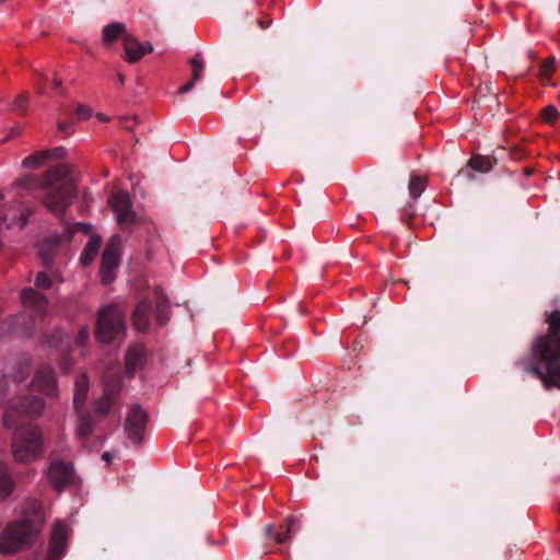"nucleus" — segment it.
I'll use <instances>...</instances> for the list:
<instances>
[{
  "mask_svg": "<svg viewBox=\"0 0 560 560\" xmlns=\"http://www.w3.org/2000/svg\"><path fill=\"white\" fill-rule=\"evenodd\" d=\"M547 332L537 336L528 357L520 358L515 365L536 376L546 390L560 389V310L546 315Z\"/></svg>",
  "mask_w": 560,
  "mask_h": 560,
  "instance_id": "f257e3e1",
  "label": "nucleus"
},
{
  "mask_svg": "<svg viewBox=\"0 0 560 560\" xmlns=\"http://www.w3.org/2000/svg\"><path fill=\"white\" fill-rule=\"evenodd\" d=\"M44 399L35 395H25L10 402L3 416L8 429L20 427L12 442V452L16 462L30 463L38 458L43 451L40 432L25 425L26 418L39 416L44 409Z\"/></svg>",
  "mask_w": 560,
  "mask_h": 560,
  "instance_id": "f03ea898",
  "label": "nucleus"
},
{
  "mask_svg": "<svg viewBox=\"0 0 560 560\" xmlns=\"http://www.w3.org/2000/svg\"><path fill=\"white\" fill-rule=\"evenodd\" d=\"M45 522L42 504L36 500L25 503L22 517L10 523L0 536V553L10 555L30 547Z\"/></svg>",
  "mask_w": 560,
  "mask_h": 560,
  "instance_id": "7ed1b4c3",
  "label": "nucleus"
},
{
  "mask_svg": "<svg viewBox=\"0 0 560 560\" xmlns=\"http://www.w3.org/2000/svg\"><path fill=\"white\" fill-rule=\"evenodd\" d=\"M66 164L51 167L42 175L39 187L45 190L43 203L56 215L62 217L75 197V185Z\"/></svg>",
  "mask_w": 560,
  "mask_h": 560,
  "instance_id": "20e7f679",
  "label": "nucleus"
},
{
  "mask_svg": "<svg viewBox=\"0 0 560 560\" xmlns=\"http://www.w3.org/2000/svg\"><path fill=\"white\" fill-rule=\"evenodd\" d=\"M125 320L121 312L114 305L100 310L96 320V338L101 342H110L125 332Z\"/></svg>",
  "mask_w": 560,
  "mask_h": 560,
  "instance_id": "39448f33",
  "label": "nucleus"
},
{
  "mask_svg": "<svg viewBox=\"0 0 560 560\" xmlns=\"http://www.w3.org/2000/svg\"><path fill=\"white\" fill-rule=\"evenodd\" d=\"M49 458L48 480L55 490L61 491L74 480L73 465L71 462L60 458L55 451L50 453Z\"/></svg>",
  "mask_w": 560,
  "mask_h": 560,
  "instance_id": "423d86ee",
  "label": "nucleus"
},
{
  "mask_svg": "<svg viewBox=\"0 0 560 560\" xmlns=\"http://www.w3.org/2000/svg\"><path fill=\"white\" fill-rule=\"evenodd\" d=\"M72 236L73 231L67 229L61 234H54L38 244V256L45 268L49 269L52 267L57 252L63 244L70 243Z\"/></svg>",
  "mask_w": 560,
  "mask_h": 560,
  "instance_id": "0eeeda50",
  "label": "nucleus"
},
{
  "mask_svg": "<svg viewBox=\"0 0 560 560\" xmlns=\"http://www.w3.org/2000/svg\"><path fill=\"white\" fill-rule=\"evenodd\" d=\"M119 246L120 237L114 235L103 252L100 272L104 284L110 283L115 278V270L119 265Z\"/></svg>",
  "mask_w": 560,
  "mask_h": 560,
  "instance_id": "6e6552de",
  "label": "nucleus"
},
{
  "mask_svg": "<svg viewBox=\"0 0 560 560\" xmlns=\"http://www.w3.org/2000/svg\"><path fill=\"white\" fill-rule=\"evenodd\" d=\"M104 384L105 388L103 396L95 401L94 406L95 412L102 417H105L109 413L110 408L118 396L122 384L121 375L119 373L112 375L109 372H107L104 376Z\"/></svg>",
  "mask_w": 560,
  "mask_h": 560,
  "instance_id": "1a4fd4ad",
  "label": "nucleus"
},
{
  "mask_svg": "<svg viewBox=\"0 0 560 560\" xmlns=\"http://www.w3.org/2000/svg\"><path fill=\"white\" fill-rule=\"evenodd\" d=\"M147 421V412L139 405H133L127 415L125 431L136 446L142 443Z\"/></svg>",
  "mask_w": 560,
  "mask_h": 560,
  "instance_id": "9d476101",
  "label": "nucleus"
},
{
  "mask_svg": "<svg viewBox=\"0 0 560 560\" xmlns=\"http://www.w3.org/2000/svg\"><path fill=\"white\" fill-rule=\"evenodd\" d=\"M109 202L116 213L119 225L127 228L136 222L137 217L132 210V202L127 191L120 190L113 194Z\"/></svg>",
  "mask_w": 560,
  "mask_h": 560,
  "instance_id": "9b49d317",
  "label": "nucleus"
},
{
  "mask_svg": "<svg viewBox=\"0 0 560 560\" xmlns=\"http://www.w3.org/2000/svg\"><path fill=\"white\" fill-rule=\"evenodd\" d=\"M67 550V527L61 522L55 523L47 553L43 560H60Z\"/></svg>",
  "mask_w": 560,
  "mask_h": 560,
  "instance_id": "f8f14e48",
  "label": "nucleus"
},
{
  "mask_svg": "<svg viewBox=\"0 0 560 560\" xmlns=\"http://www.w3.org/2000/svg\"><path fill=\"white\" fill-rule=\"evenodd\" d=\"M33 390L40 392L49 397L57 394V382L54 370L49 365H42L35 373L32 384Z\"/></svg>",
  "mask_w": 560,
  "mask_h": 560,
  "instance_id": "ddd939ff",
  "label": "nucleus"
},
{
  "mask_svg": "<svg viewBox=\"0 0 560 560\" xmlns=\"http://www.w3.org/2000/svg\"><path fill=\"white\" fill-rule=\"evenodd\" d=\"M153 47L150 43H140L131 35L124 36V50L126 60L130 63L139 61L147 52L152 51Z\"/></svg>",
  "mask_w": 560,
  "mask_h": 560,
  "instance_id": "4468645a",
  "label": "nucleus"
},
{
  "mask_svg": "<svg viewBox=\"0 0 560 560\" xmlns=\"http://www.w3.org/2000/svg\"><path fill=\"white\" fill-rule=\"evenodd\" d=\"M189 65L191 68V78L187 83L178 89L179 94H186L190 92L195 88L196 83L203 78L206 63L201 59L200 54H196L192 58H190Z\"/></svg>",
  "mask_w": 560,
  "mask_h": 560,
  "instance_id": "2eb2a0df",
  "label": "nucleus"
},
{
  "mask_svg": "<svg viewBox=\"0 0 560 560\" xmlns=\"http://www.w3.org/2000/svg\"><path fill=\"white\" fill-rule=\"evenodd\" d=\"M152 303L150 300H141L132 313V323L138 330L147 331L150 328V315Z\"/></svg>",
  "mask_w": 560,
  "mask_h": 560,
  "instance_id": "dca6fc26",
  "label": "nucleus"
},
{
  "mask_svg": "<svg viewBox=\"0 0 560 560\" xmlns=\"http://www.w3.org/2000/svg\"><path fill=\"white\" fill-rule=\"evenodd\" d=\"M21 299L24 305L32 307L38 315H44L48 305L46 296L33 288L22 291Z\"/></svg>",
  "mask_w": 560,
  "mask_h": 560,
  "instance_id": "f3484780",
  "label": "nucleus"
},
{
  "mask_svg": "<svg viewBox=\"0 0 560 560\" xmlns=\"http://www.w3.org/2000/svg\"><path fill=\"white\" fill-rule=\"evenodd\" d=\"M296 523V518L294 516H290L285 520V524L281 526L284 530L276 532L275 526L272 524H268L265 527V535L267 538L273 539L277 544H285L290 537L292 527Z\"/></svg>",
  "mask_w": 560,
  "mask_h": 560,
  "instance_id": "a211bd4d",
  "label": "nucleus"
},
{
  "mask_svg": "<svg viewBox=\"0 0 560 560\" xmlns=\"http://www.w3.org/2000/svg\"><path fill=\"white\" fill-rule=\"evenodd\" d=\"M154 296H155V310H154L155 318L160 325H165L170 319L168 299L159 287H156L154 289Z\"/></svg>",
  "mask_w": 560,
  "mask_h": 560,
  "instance_id": "6ab92c4d",
  "label": "nucleus"
},
{
  "mask_svg": "<svg viewBox=\"0 0 560 560\" xmlns=\"http://www.w3.org/2000/svg\"><path fill=\"white\" fill-rule=\"evenodd\" d=\"M144 355V348L141 345H136L128 349L125 364L129 375H132L143 364Z\"/></svg>",
  "mask_w": 560,
  "mask_h": 560,
  "instance_id": "aec40b11",
  "label": "nucleus"
},
{
  "mask_svg": "<svg viewBox=\"0 0 560 560\" xmlns=\"http://www.w3.org/2000/svg\"><path fill=\"white\" fill-rule=\"evenodd\" d=\"M15 482L8 464L0 462V501L7 499L13 491Z\"/></svg>",
  "mask_w": 560,
  "mask_h": 560,
  "instance_id": "412c9836",
  "label": "nucleus"
},
{
  "mask_svg": "<svg viewBox=\"0 0 560 560\" xmlns=\"http://www.w3.org/2000/svg\"><path fill=\"white\" fill-rule=\"evenodd\" d=\"M495 162L497 160L491 156L477 154L468 160L467 167L475 172L488 173L493 168Z\"/></svg>",
  "mask_w": 560,
  "mask_h": 560,
  "instance_id": "4be33fe9",
  "label": "nucleus"
},
{
  "mask_svg": "<svg viewBox=\"0 0 560 560\" xmlns=\"http://www.w3.org/2000/svg\"><path fill=\"white\" fill-rule=\"evenodd\" d=\"M102 244V238L100 236H92L88 244L85 245L81 256L80 261L83 266H89L95 259L100 247Z\"/></svg>",
  "mask_w": 560,
  "mask_h": 560,
  "instance_id": "5701e85b",
  "label": "nucleus"
},
{
  "mask_svg": "<svg viewBox=\"0 0 560 560\" xmlns=\"http://www.w3.org/2000/svg\"><path fill=\"white\" fill-rule=\"evenodd\" d=\"M103 42L105 44H112L117 38L126 36V25L120 22H114L103 27Z\"/></svg>",
  "mask_w": 560,
  "mask_h": 560,
  "instance_id": "b1692460",
  "label": "nucleus"
},
{
  "mask_svg": "<svg viewBox=\"0 0 560 560\" xmlns=\"http://www.w3.org/2000/svg\"><path fill=\"white\" fill-rule=\"evenodd\" d=\"M89 392V382L85 375H81L75 381L73 405L77 410H80L86 399Z\"/></svg>",
  "mask_w": 560,
  "mask_h": 560,
  "instance_id": "393cba45",
  "label": "nucleus"
},
{
  "mask_svg": "<svg viewBox=\"0 0 560 560\" xmlns=\"http://www.w3.org/2000/svg\"><path fill=\"white\" fill-rule=\"evenodd\" d=\"M94 425L95 421L90 413L82 412L80 415L77 434L82 443L92 434Z\"/></svg>",
  "mask_w": 560,
  "mask_h": 560,
  "instance_id": "a878e982",
  "label": "nucleus"
},
{
  "mask_svg": "<svg viewBox=\"0 0 560 560\" xmlns=\"http://www.w3.org/2000/svg\"><path fill=\"white\" fill-rule=\"evenodd\" d=\"M33 213L31 208H23L20 211V215H13L11 219L5 214L2 217L3 223H5L7 228H12L18 225L20 229H23L28 221L30 215Z\"/></svg>",
  "mask_w": 560,
  "mask_h": 560,
  "instance_id": "bb28decb",
  "label": "nucleus"
},
{
  "mask_svg": "<svg viewBox=\"0 0 560 560\" xmlns=\"http://www.w3.org/2000/svg\"><path fill=\"white\" fill-rule=\"evenodd\" d=\"M46 162H47V153L44 150V151L34 152L33 154L26 156L22 161V165L25 168L35 170V168L43 166Z\"/></svg>",
  "mask_w": 560,
  "mask_h": 560,
  "instance_id": "cd10ccee",
  "label": "nucleus"
},
{
  "mask_svg": "<svg viewBox=\"0 0 560 560\" xmlns=\"http://www.w3.org/2000/svg\"><path fill=\"white\" fill-rule=\"evenodd\" d=\"M427 188V179L422 176L412 175L409 182V194L413 199H417Z\"/></svg>",
  "mask_w": 560,
  "mask_h": 560,
  "instance_id": "c85d7f7f",
  "label": "nucleus"
},
{
  "mask_svg": "<svg viewBox=\"0 0 560 560\" xmlns=\"http://www.w3.org/2000/svg\"><path fill=\"white\" fill-rule=\"evenodd\" d=\"M555 69L556 60L553 57H549L546 60H544L538 71V77L541 80V82L546 83L550 79Z\"/></svg>",
  "mask_w": 560,
  "mask_h": 560,
  "instance_id": "c756f323",
  "label": "nucleus"
},
{
  "mask_svg": "<svg viewBox=\"0 0 560 560\" xmlns=\"http://www.w3.org/2000/svg\"><path fill=\"white\" fill-rule=\"evenodd\" d=\"M28 106L27 93H21L13 102L12 109L19 114L24 115Z\"/></svg>",
  "mask_w": 560,
  "mask_h": 560,
  "instance_id": "7c9ffc66",
  "label": "nucleus"
},
{
  "mask_svg": "<svg viewBox=\"0 0 560 560\" xmlns=\"http://www.w3.org/2000/svg\"><path fill=\"white\" fill-rule=\"evenodd\" d=\"M21 316H12L0 323V338L9 334L14 326L20 322Z\"/></svg>",
  "mask_w": 560,
  "mask_h": 560,
  "instance_id": "2f4dec72",
  "label": "nucleus"
},
{
  "mask_svg": "<svg viewBox=\"0 0 560 560\" xmlns=\"http://www.w3.org/2000/svg\"><path fill=\"white\" fill-rule=\"evenodd\" d=\"M559 113L558 109L555 106H546L541 109V117L542 120L549 124H552L556 121Z\"/></svg>",
  "mask_w": 560,
  "mask_h": 560,
  "instance_id": "473e14b6",
  "label": "nucleus"
},
{
  "mask_svg": "<svg viewBox=\"0 0 560 560\" xmlns=\"http://www.w3.org/2000/svg\"><path fill=\"white\" fill-rule=\"evenodd\" d=\"M52 284V281L51 279L47 276L46 272L44 271H40L36 275V278H35V285L37 288H40V289H44V290H47L51 287Z\"/></svg>",
  "mask_w": 560,
  "mask_h": 560,
  "instance_id": "72a5a7b5",
  "label": "nucleus"
},
{
  "mask_svg": "<svg viewBox=\"0 0 560 560\" xmlns=\"http://www.w3.org/2000/svg\"><path fill=\"white\" fill-rule=\"evenodd\" d=\"M47 153V161L62 160L66 156V149L63 147H56L54 149L45 150Z\"/></svg>",
  "mask_w": 560,
  "mask_h": 560,
  "instance_id": "f704fd0d",
  "label": "nucleus"
},
{
  "mask_svg": "<svg viewBox=\"0 0 560 560\" xmlns=\"http://www.w3.org/2000/svg\"><path fill=\"white\" fill-rule=\"evenodd\" d=\"M9 377L7 374L0 378V405H2L8 396Z\"/></svg>",
  "mask_w": 560,
  "mask_h": 560,
  "instance_id": "c9c22d12",
  "label": "nucleus"
},
{
  "mask_svg": "<svg viewBox=\"0 0 560 560\" xmlns=\"http://www.w3.org/2000/svg\"><path fill=\"white\" fill-rule=\"evenodd\" d=\"M89 335H90L89 328L86 326L81 327L77 335V338H75L77 345L83 346L88 341Z\"/></svg>",
  "mask_w": 560,
  "mask_h": 560,
  "instance_id": "e433bc0d",
  "label": "nucleus"
},
{
  "mask_svg": "<svg viewBox=\"0 0 560 560\" xmlns=\"http://www.w3.org/2000/svg\"><path fill=\"white\" fill-rule=\"evenodd\" d=\"M34 180L35 178L33 175H25L16 180V186L28 189L33 185Z\"/></svg>",
  "mask_w": 560,
  "mask_h": 560,
  "instance_id": "4c0bfd02",
  "label": "nucleus"
},
{
  "mask_svg": "<svg viewBox=\"0 0 560 560\" xmlns=\"http://www.w3.org/2000/svg\"><path fill=\"white\" fill-rule=\"evenodd\" d=\"M92 114V110L89 106L80 104L77 108V115L80 119H88Z\"/></svg>",
  "mask_w": 560,
  "mask_h": 560,
  "instance_id": "58836bf2",
  "label": "nucleus"
},
{
  "mask_svg": "<svg viewBox=\"0 0 560 560\" xmlns=\"http://www.w3.org/2000/svg\"><path fill=\"white\" fill-rule=\"evenodd\" d=\"M28 372H30V371H28V366H27V364H21V365H20V368H19V371H18L16 375L14 376V378H15L19 383H21V382H23V381L27 377Z\"/></svg>",
  "mask_w": 560,
  "mask_h": 560,
  "instance_id": "ea45409f",
  "label": "nucleus"
},
{
  "mask_svg": "<svg viewBox=\"0 0 560 560\" xmlns=\"http://www.w3.org/2000/svg\"><path fill=\"white\" fill-rule=\"evenodd\" d=\"M67 229H70L74 232L77 231H80V232H83V233H89L90 230H91V225L90 224H85V223H75L74 226H66L65 230Z\"/></svg>",
  "mask_w": 560,
  "mask_h": 560,
  "instance_id": "a19ab883",
  "label": "nucleus"
},
{
  "mask_svg": "<svg viewBox=\"0 0 560 560\" xmlns=\"http://www.w3.org/2000/svg\"><path fill=\"white\" fill-rule=\"evenodd\" d=\"M458 176H463L464 178H466L468 182H471L475 179V175L472 174L471 170H460L458 172Z\"/></svg>",
  "mask_w": 560,
  "mask_h": 560,
  "instance_id": "79ce46f5",
  "label": "nucleus"
},
{
  "mask_svg": "<svg viewBox=\"0 0 560 560\" xmlns=\"http://www.w3.org/2000/svg\"><path fill=\"white\" fill-rule=\"evenodd\" d=\"M22 135V127H14L10 130V133L5 140L14 139L16 137H20Z\"/></svg>",
  "mask_w": 560,
  "mask_h": 560,
  "instance_id": "37998d69",
  "label": "nucleus"
},
{
  "mask_svg": "<svg viewBox=\"0 0 560 560\" xmlns=\"http://www.w3.org/2000/svg\"><path fill=\"white\" fill-rule=\"evenodd\" d=\"M58 129L61 132H69V130L71 129V122L70 121H59Z\"/></svg>",
  "mask_w": 560,
  "mask_h": 560,
  "instance_id": "c03bdc74",
  "label": "nucleus"
},
{
  "mask_svg": "<svg viewBox=\"0 0 560 560\" xmlns=\"http://www.w3.org/2000/svg\"><path fill=\"white\" fill-rule=\"evenodd\" d=\"M271 20H258L257 23L258 25L265 30V28H268L270 25H271Z\"/></svg>",
  "mask_w": 560,
  "mask_h": 560,
  "instance_id": "a18cd8bd",
  "label": "nucleus"
},
{
  "mask_svg": "<svg viewBox=\"0 0 560 560\" xmlns=\"http://www.w3.org/2000/svg\"><path fill=\"white\" fill-rule=\"evenodd\" d=\"M523 173H524V175H525L526 177H529V176H532V175H533V173H534V168H532V167H525V168L523 170Z\"/></svg>",
  "mask_w": 560,
  "mask_h": 560,
  "instance_id": "49530a36",
  "label": "nucleus"
},
{
  "mask_svg": "<svg viewBox=\"0 0 560 560\" xmlns=\"http://www.w3.org/2000/svg\"><path fill=\"white\" fill-rule=\"evenodd\" d=\"M102 458L108 463L112 459V455L108 452H105L103 453Z\"/></svg>",
  "mask_w": 560,
  "mask_h": 560,
  "instance_id": "de8ad7c7",
  "label": "nucleus"
},
{
  "mask_svg": "<svg viewBox=\"0 0 560 560\" xmlns=\"http://www.w3.org/2000/svg\"><path fill=\"white\" fill-rule=\"evenodd\" d=\"M60 85H61V80H59V79L55 78V79H54V86H55V88H58V86H60Z\"/></svg>",
  "mask_w": 560,
  "mask_h": 560,
  "instance_id": "09e8293b",
  "label": "nucleus"
},
{
  "mask_svg": "<svg viewBox=\"0 0 560 560\" xmlns=\"http://www.w3.org/2000/svg\"><path fill=\"white\" fill-rule=\"evenodd\" d=\"M97 117H98V118H100V120H102V121H107V120H108V118H107L105 115H103V114H98V115H97Z\"/></svg>",
  "mask_w": 560,
  "mask_h": 560,
  "instance_id": "8fccbe9b",
  "label": "nucleus"
},
{
  "mask_svg": "<svg viewBox=\"0 0 560 560\" xmlns=\"http://www.w3.org/2000/svg\"><path fill=\"white\" fill-rule=\"evenodd\" d=\"M119 82L122 84L125 81V78L122 74H118Z\"/></svg>",
  "mask_w": 560,
  "mask_h": 560,
  "instance_id": "3c124183",
  "label": "nucleus"
}]
</instances>
